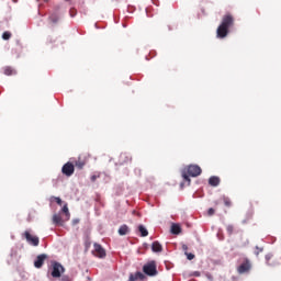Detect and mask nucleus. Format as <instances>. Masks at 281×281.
<instances>
[{
  "instance_id": "nucleus-1",
  "label": "nucleus",
  "mask_w": 281,
  "mask_h": 281,
  "mask_svg": "<svg viewBox=\"0 0 281 281\" xmlns=\"http://www.w3.org/2000/svg\"><path fill=\"white\" fill-rule=\"evenodd\" d=\"M229 27H234V15L226 14L216 30L217 38H226L227 34H229Z\"/></svg>"
},
{
  "instance_id": "nucleus-2",
  "label": "nucleus",
  "mask_w": 281,
  "mask_h": 281,
  "mask_svg": "<svg viewBox=\"0 0 281 281\" xmlns=\"http://www.w3.org/2000/svg\"><path fill=\"white\" fill-rule=\"evenodd\" d=\"M201 172H203V170H201V167L198 165H189L188 167H186L182 170V178L183 181H186L188 183V186H190L191 183V179L190 177H199L201 175Z\"/></svg>"
},
{
  "instance_id": "nucleus-3",
  "label": "nucleus",
  "mask_w": 281,
  "mask_h": 281,
  "mask_svg": "<svg viewBox=\"0 0 281 281\" xmlns=\"http://www.w3.org/2000/svg\"><path fill=\"white\" fill-rule=\"evenodd\" d=\"M143 271L146 276L155 277L157 276V263L155 261H150L149 263L143 267Z\"/></svg>"
},
{
  "instance_id": "nucleus-4",
  "label": "nucleus",
  "mask_w": 281,
  "mask_h": 281,
  "mask_svg": "<svg viewBox=\"0 0 281 281\" xmlns=\"http://www.w3.org/2000/svg\"><path fill=\"white\" fill-rule=\"evenodd\" d=\"M249 271H251V261L245 258L243 263L237 267V273L243 276V273H249Z\"/></svg>"
},
{
  "instance_id": "nucleus-5",
  "label": "nucleus",
  "mask_w": 281,
  "mask_h": 281,
  "mask_svg": "<svg viewBox=\"0 0 281 281\" xmlns=\"http://www.w3.org/2000/svg\"><path fill=\"white\" fill-rule=\"evenodd\" d=\"M52 267H53V271L50 276L53 278H60V274L65 273V267H63V265H60L59 262L57 261L53 262Z\"/></svg>"
},
{
  "instance_id": "nucleus-6",
  "label": "nucleus",
  "mask_w": 281,
  "mask_h": 281,
  "mask_svg": "<svg viewBox=\"0 0 281 281\" xmlns=\"http://www.w3.org/2000/svg\"><path fill=\"white\" fill-rule=\"evenodd\" d=\"M61 172L63 175H65V177H71L74 172H76V166L74 165V162L68 161L63 166Z\"/></svg>"
},
{
  "instance_id": "nucleus-7",
  "label": "nucleus",
  "mask_w": 281,
  "mask_h": 281,
  "mask_svg": "<svg viewBox=\"0 0 281 281\" xmlns=\"http://www.w3.org/2000/svg\"><path fill=\"white\" fill-rule=\"evenodd\" d=\"M24 238H26V241L30 245H33V247H38V244L41 243V240L38 239V237L33 236L32 234H30V232L25 231L24 232Z\"/></svg>"
},
{
  "instance_id": "nucleus-8",
  "label": "nucleus",
  "mask_w": 281,
  "mask_h": 281,
  "mask_svg": "<svg viewBox=\"0 0 281 281\" xmlns=\"http://www.w3.org/2000/svg\"><path fill=\"white\" fill-rule=\"evenodd\" d=\"M93 247H94V251H92L93 256H97V258H106V250L102 248V245L94 243Z\"/></svg>"
},
{
  "instance_id": "nucleus-9",
  "label": "nucleus",
  "mask_w": 281,
  "mask_h": 281,
  "mask_svg": "<svg viewBox=\"0 0 281 281\" xmlns=\"http://www.w3.org/2000/svg\"><path fill=\"white\" fill-rule=\"evenodd\" d=\"M74 167L78 168V170H82L85 166H87V158L83 156H79L78 159L72 161Z\"/></svg>"
},
{
  "instance_id": "nucleus-10",
  "label": "nucleus",
  "mask_w": 281,
  "mask_h": 281,
  "mask_svg": "<svg viewBox=\"0 0 281 281\" xmlns=\"http://www.w3.org/2000/svg\"><path fill=\"white\" fill-rule=\"evenodd\" d=\"M45 260H47V255H45V254L38 255L34 261L35 269H41V267H43V265H45Z\"/></svg>"
},
{
  "instance_id": "nucleus-11",
  "label": "nucleus",
  "mask_w": 281,
  "mask_h": 281,
  "mask_svg": "<svg viewBox=\"0 0 281 281\" xmlns=\"http://www.w3.org/2000/svg\"><path fill=\"white\" fill-rule=\"evenodd\" d=\"M130 161H133V158L127 153H122L119 157V162L121 165L128 164Z\"/></svg>"
},
{
  "instance_id": "nucleus-12",
  "label": "nucleus",
  "mask_w": 281,
  "mask_h": 281,
  "mask_svg": "<svg viewBox=\"0 0 281 281\" xmlns=\"http://www.w3.org/2000/svg\"><path fill=\"white\" fill-rule=\"evenodd\" d=\"M53 223L54 225H58L59 227H63L65 220L63 218V216H60V214H54Z\"/></svg>"
},
{
  "instance_id": "nucleus-13",
  "label": "nucleus",
  "mask_w": 281,
  "mask_h": 281,
  "mask_svg": "<svg viewBox=\"0 0 281 281\" xmlns=\"http://www.w3.org/2000/svg\"><path fill=\"white\" fill-rule=\"evenodd\" d=\"M151 250H153L155 254H160V251H164V246H161L159 241H154V243L151 244Z\"/></svg>"
},
{
  "instance_id": "nucleus-14",
  "label": "nucleus",
  "mask_w": 281,
  "mask_h": 281,
  "mask_svg": "<svg viewBox=\"0 0 281 281\" xmlns=\"http://www.w3.org/2000/svg\"><path fill=\"white\" fill-rule=\"evenodd\" d=\"M209 184H211L213 188H216L221 184V178L216 177V176H212L209 179Z\"/></svg>"
},
{
  "instance_id": "nucleus-15",
  "label": "nucleus",
  "mask_w": 281,
  "mask_h": 281,
  "mask_svg": "<svg viewBox=\"0 0 281 281\" xmlns=\"http://www.w3.org/2000/svg\"><path fill=\"white\" fill-rule=\"evenodd\" d=\"M61 213L65 214V221H69V218H71V213H69V206L67 203L61 207Z\"/></svg>"
},
{
  "instance_id": "nucleus-16",
  "label": "nucleus",
  "mask_w": 281,
  "mask_h": 281,
  "mask_svg": "<svg viewBox=\"0 0 281 281\" xmlns=\"http://www.w3.org/2000/svg\"><path fill=\"white\" fill-rule=\"evenodd\" d=\"M3 74H4V76H14V74H16V71L14 69H12V67L7 66L3 68Z\"/></svg>"
},
{
  "instance_id": "nucleus-17",
  "label": "nucleus",
  "mask_w": 281,
  "mask_h": 281,
  "mask_svg": "<svg viewBox=\"0 0 281 281\" xmlns=\"http://www.w3.org/2000/svg\"><path fill=\"white\" fill-rule=\"evenodd\" d=\"M171 234H181V226L179 224H172L171 225Z\"/></svg>"
},
{
  "instance_id": "nucleus-18",
  "label": "nucleus",
  "mask_w": 281,
  "mask_h": 281,
  "mask_svg": "<svg viewBox=\"0 0 281 281\" xmlns=\"http://www.w3.org/2000/svg\"><path fill=\"white\" fill-rule=\"evenodd\" d=\"M119 234H120V236H126V234H128V226L127 225H122L119 228Z\"/></svg>"
},
{
  "instance_id": "nucleus-19",
  "label": "nucleus",
  "mask_w": 281,
  "mask_h": 281,
  "mask_svg": "<svg viewBox=\"0 0 281 281\" xmlns=\"http://www.w3.org/2000/svg\"><path fill=\"white\" fill-rule=\"evenodd\" d=\"M138 232H140V236L143 238H146V236H148V229H146V227H144V225L138 226Z\"/></svg>"
},
{
  "instance_id": "nucleus-20",
  "label": "nucleus",
  "mask_w": 281,
  "mask_h": 281,
  "mask_svg": "<svg viewBox=\"0 0 281 281\" xmlns=\"http://www.w3.org/2000/svg\"><path fill=\"white\" fill-rule=\"evenodd\" d=\"M223 201L226 207H232V200H229V198L223 196Z\"/></svg>"
},
{
  "instance_id": "nucleus-21",
  "label": "nucleus",
  "mask_w": 281,
  "mask_h": 281,
  "mask_svg": "<svg viewBox=\"0 0 281 281\" xmlns=\"http://www.w3.org/2000/svg\"><path fill=\"white\" fill-rule=\"evenodd\" d=\"M11 37H12V33H10V32H4L2 34L3 41H10Z\"/></svg>"
},
{
  "instance_id": "nucleus-22",
  "label": "nucleus",
  "mask_w": 281,
  "mask_h": 281,
  "mask_svg": "<svg viewBox=\"0 0 281 281\" xmlns=\"http://www.w3.org/2000/svg\"><path fill=\"white\" fill-rule=\"evenodd\" d=\"M226 232H227L228 236H232V234H234V225H227Z\"/></svg>"
},
{
  "instance_id": "nucleus-23",
  "label": "nucleus",
  "mask_w": 281,
  "mask_h": 281,
  "mask_svg": "<svg viewBox=\"0 0 281 281\" xmlns=\"http://www.w3.org/2000/svg\"><path fill=\"white\" fill-rule=\"evenodd\" d=\"M273 258V255L268 254L266 255V265H268V267H272L271 262H269V260H271Z\"/></svg>"
},
{
  "instance_id": "nucleus-24",
  "label": "nucleus",
  "mask_w": 281,
  "mask_h": 281,
  "mask_svg": "<svg viewBox=\"0 0 281 281\" xmlns=\"http://www.w3.org/2000/svg\"><path fill=\"white\" fill-rule=\"evenodd\" d=\"M262 251H265V249L257 246L256 250H255V256H260V254H262Z\"/></svg>"
},
{
  "instance_id": "nucleus-25",
  "label": "nucleus",
  "mask_w": 281,
  "mask_h": 281,
  "mask_svg": "<svg viewBox=\"0 0 281 281\" xmlns=\"http://www.w3.org/2000/svg\"><path fill=\"white\" fill-rule=\"evenodd\" d=\"M184 255L187 256L188 260H194L195 256L192 252H184Z\"/></svg>"
},
{
  "instance_id": "nucleus-26",
  "label": "nucleus",
  "mask_w": 281,
  "mask_h": 281,
  "mask_svg": "<svg viewBox=\"0 0 281 281\" xmlns=\"http://www.w3.org/2000/svg\"><path fill=\"white\" fill-rule=\"evenodd\" d=\"M49 21H50V23H58V16H56V15H52L50 18H49Z\"/></svg>"
},
{
  "instance_id": "nucleus-27",
  "label": "nucleus",
  "mask_w": 281,
  "mask_h": 281,
  "mask_svg": "<svg viewBox=\"0 0 281 281\" xmlns=\"http://www.w3.org/2000/svg\"><path fill=\"white\" fill-rule=\"evenodd\" d=\"M135 276H136V280H144V273L136 272Z\"/></svg>"
},
{
  "instance_id": "nucleus-28",
  "label": "nucleus",
  "mask_w": 281,
  "mask_h": 281,
  "mask_svg": "<svg viewBox=\"0 0 281 281\" xmlns=\"http://www.w3.org/2000/svg\"><path fill=\"white\" fill-rule=\"evenodd\" d=\"M69 14H70V16H76V14H78V11L76 9L71 8L69 11Z\"/></svg>"
},
{
  "instance_id": "nucleus-29",
  "label": "nucleus",
  "mask_w": 281,
  "mask_h": 281,
  "mask_svg": "<svg viewBox=\"0 0 281 281\" xmlns=\"http://www.w3.org/2000/svg\"><path fill=\"white\" fill-rule=\"evenodd\" d=\"M214 214H215V211H214V209H209V211H207V215L209 216H214Z\"/></svg>"
},
{
  "instance_id": "nucleus-30",
  "label": "nucleus",
  "mask_w": 281,
  "mask_h": 281,
  "mask_svg": "<svg viewBox=\"0 0 281 281\" xmlns=\"http://www.w3.org/2000/svg\"><path fill=\"white\" fill-rule=\"evenodd\" d=\"M98 178H100V175H98V176L93 175V176H91L90 180L92 182H95Z\"/></svg>"
},
{
  "instance_id": "nucleus-31",
  "label": "nucleus",
  "mask_w": 281,
  "mask_h": 281,
  "mask_svg": "<svg viewBox=\"0 0 281 281\" xmlns=\"http://www.w3.org/2000/svg\"><path fill=\"white\" fill-rule=\"evenodd\" d=\"M57 205H63V200L60 198H55Z\"/></svg>"
},
{
  "instance_id": "nucleus-32",
  "label": "nucleus",
  "mask_w": 281,
  "mask_h": 281,
  "mask_svg": "<svg viewBox=\"0 0 281 281\" xmlns=\"http://www.w3.org/2000/svg\"><path fill=\"white\" fill-rule=\"evenodd\" d=\"M61 281H71V279L69 278V276H63Z\"/></svg>"
},
{
  "instance_id": "nucleus-33",
  "label": "nucleus",
  "mask_w": 281,
  "mask_h": 281,
  "mask_svg": "<svg viewBox=\"0 0 281 281\" xmlns=\"http://www.w3.org/2000/svg\"><path fill=\"white\" fill-rule=\"evenodd\" d=\"M85 245H86V249H89V247H91V241L90 240H86Z\"/></svg>"
},
{
  "instance_id": "nucleus-34",
  "label": "nucleus",
  "mask_w": 281,
  "mask_h": 281,
  "mask_svg": "<svg viewBox=\"0 0 281 281\" xmlns=\"http://www.w3.org/2000/svg\"><path fill=\"white\" fill-rule=\"evenodd\" d=\"M135 280H137V277L135 274H131L130 276V281H135Z\"/></svg>"
},
{
  "instance_id": "nucleus-35",
  "label": "nucleus",
  "mask_w": 281,
  "mask_h": 281,
  "mask_svg": "<svg viewBox=\"0 0 281 281\" xmlns=\"http://www.w3.org/2000/svg\"><path fill=\"white\" fill-rule=\"evenodd\" d=\"M182 250L184 251V254L188 252V245H182Z\"/></svg>"
},
{
  "instance_id": "nucleus-36",
  "label": "nucleus",
  "mask_w": 281,
  "mask_h": 281,
  "mask_svg": "<svg viewBox=\"0 0 281 281\" xmlns=\"http://www.w3.org/2000/svg\"><path fill=\"white\" fill-rule=\"evenodd\" d=\"M78 223H80V220H78V218L72 220V225H78Z\"/></svg>"
},
{
  "instance_id": "nucleus-37",
  "label": "nucleus",
  "mask_w": 281,
  "mask_h": 281,
  "mask_svg": "<svg viewBox=\"0 0 281 281\" xmlns=\"http://www.w3.org/2000/svg\"><path fill=\"white\" fill-rule=\"evenodd\" d=\"M195 276H198V277H199V276H200V273H199V272H195Z\"/></svg>"
},
{
  "instance_id": "nucleus-38",
  "label": "nucleus",
  "mask_w": 281,
  "mask_h": 281,
  "mask_svg": "<svg viewBox=\"0 0 281 281\" xmlns=\"http://www.w3.org/2000/svg\"><path fill=\"white\" fill-rule=\"evenodd\" d=\"M65 1H69V0H65Z\"/></svg>"
}]
</instances>
